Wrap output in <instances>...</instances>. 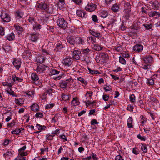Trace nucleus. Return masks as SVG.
<instances>
[{
    "label": "nucleus",
    "mask_w": 160,
    "mask_h": 160,
    "mask_svg": "<svg viewBox=\"0 0 160 160\" xmlns=\"http://www.w3.org/2000/svg\"><path fill=\"white\" fill-rule=\"evenodd\" d=\"M15 124V122L14 121H12L11 123H8L7 124V126L8 127H11L14 125Z\"/></svg>",
    "instance_id": "nucleus-57"
},
{
    "label": "nucleus",
    "mask_w": 160,
    "mask_h": 160,
    "mask_svg": "<svg viewBox=\"0 0 160 160\" xmlns=\"http://www.w3.org/2000/svg\"><path fill=\"white\" fill-rule=\"evenodd\" d=\"M92 48L95 50L97 51H100L102 48V47L98 44H94L93 45Z\"/></svg>",
    "instance_id": "nucleus-21"
},
{
    "label": "nucleus",
    "mask_w": 160,
    "mask_h": 160,
    "mask_svg": "<svg viewBox=\"0 0 160 160\" xmlns=\"http://www.w3.org/2000/svg\"><path fill=\"white\" fill-rule=\"evenodd\" d=\"M132 118L131 117H129L127 121V125L129 128H132L133 126L132 125Z\"/></svg>",
    "instance_id": "nucleus-23"
},
{
    "label": "nucleus",
    "mask_w": 160,
    "mask_h": 160,
    "mask_svg": "<svg viewBox=\"0 0 160 160\" xmlns=\"http://www.w3.org/2000/svg\"><path fill=\"white\" fill-rule=\"evenodd\" d=\"M27 155L28 153L27 152H18V156L25 157V156H27Z\"/></svg>",
    "instance_id": "nucleus-45"
},
{
    "label": "nucleus",
    "mask_w": 160,
    "mask_h": 160,
    "mask_svg": "<svg viewBox=\"0 0 160 160\" xmlns=\"http://www.w3.org/2000/svg\"><path fill=\"white\" fill-rule=\"evenodd\" d=\"M127 109L130 111H132L133 108L132 106L130 105H128L127 107Z\"/></svg>",
    "instance_id": "nucleus-62"
},
{
    "label": "nucleus",
    "mask_w": 160,
    "mask_h": 160,
    "mask_svg": "<svg viewBox=\"0 0 160 160\" xmlns=\"http://www.w3.org/2000/svg\"><path fill=\"white\" fill-rule=\"evenodd\" d=\"M95 102V101H93L92 102H90L89 101H88V102H87L86 101H85L84 102L85 103V104L87 106L90 105L91 104H93Z\"/></svg>",
    "instance_id": "nucleus-58"
},
{
    "label": "nucleus",
    "mask_w": 160,
    "mask_h": 160,
    "mask_svg": "<svg viewBox=\"0 0 160 160\" xmlns=\"http://www.w3.org/2000/svg\"><path fill=\"white\" fill-rule=\"evenodd\" d=\"M60 133L59 129H57L55 131H52V134H59Z\"/></svg>",
    "instance_id": "nucleus-59"
},
{
    "label": "nucleus",
    "mask_w": 160,
    "mask_h": 160,
    "mask_svg": "<svg viewBox=\"0 0 160 160\" xmlns=\"http://www.w3.org/2000/svg\"><path fill=\"white\" fill-rule=\"evenodd\" d=\"M143 60L145 63H150L152 62L153 61V58L150 55H148L143 57Z\"/></svg>",
    "instance_id": "nucleus-8"
},
{
    "label": "nucleus",
    "mask_w": 160,
    "mask_h": 160,
    "mask_svg": "<svg viewBox=\"0 0 160 160\" xmlns=\"http://www.w3.org/2000/svg\"><path fill=\"white\" fill-rule=\"evenodd\" d=\"M21 132V130L20 129H17L12 131V134H18Z\"/></svg>",
    "instance_id": "nucleus-42"
},
{
    "label": "nucleus",
    "mask_w": 160,
    "mask_h": 160,
    "mask_svg": "<svg viewBox=\"0 0 160 160\" xmlns=\"http://www.w3.org/2000/svg\"><path fill=\"white\" fill-rule=\"evenodd\" d=\"M115 160H124V159L121 156L118 155L116 157Z\"/></svg>",
    "instance_id": "nucleus-55"
},
{
    "label": "nucleus",
    "mask_w": 160,
    "mask_h": 160,
    "mask_svg": "<svg viewBox=\"0 0 160 160\" xmlns=\"http://www.w3.org/2000/svg\"><path fill=\"white\" fill-rule=\"evenodd\" d=\"M146 83L148 85H152L154 83V80L152 79H148L147 80Z\"/></svg>",
    "instance_id": "nucleus-34"
},
{
    "label": "nucleus",
    "mask_w": 160,
    "mask_h": 160,
    "mask_svg": "<svg viewBox=\"0 0 160 160\" xmlns=\"http://www.w3.org/2000/svg\"><path fill=\"white\" fill-rule=\"evenodd\" d=\"M67 42L71 45L74 46L75 44L79 45L84 44L83 40L80 37L75 36H68L67 37Z\"/></svg>",
    "instance_id": "nucleus-1"
},
{
    "label": "nucleus",
    "mask_w": 160,
    "mask_h": 160,
    "mask_svg": "<svg viewBox=\"0 0 160 160\" xmlns=\"http://www.w3.org/2000/svg\"><path fill=\"white\" fill-rule=\"evenodd\" d=\"M150 100L152 102H154L155 103H158V100L156 98L153 97H151L150 98Z\"/></svg>",
    "instance_id": "nucleus-49"
},
{
    "label": "nucleus",
    "mask_w": 160,
    "mask_h": 160,
    "mask_svg": "<svg viewBox=\"0 0 160 160\" xmlns=\"http://www.w3.org/2000/svg\"><path fill=\"white\" fill-rule=\"evenodd\" d=\"M54 105V104L53 103L48 104L46 106L45 108L46 109H49L52 108Z\"/></svg>",
    "instance_id": "nucleus-44"
},
{
    "label": "nucleus",
    "mask_w": 160,
    "mask_h": 160,
    "mask_svg": "<svg viewBox=\"0 0 160 160\" xmlns=\"http://www.w3.org/2000/svg\"><path fill=\"white\" fill-rule=\"evenodd\" d=\"M41 26L38 23H35L33 26V29L35 31L39 30L41 28Z\"/></svg>",
    "instance_id": "nucleus-30"
},
{
    "label": "nucleus",
    "mask_w": 160,
    "mask_h": 160,
    "mask_svg": "<svg viewBox=\"0 0 160 160\" xmlns=\"http://www.w3.org/2000/svg\"><path fill=\"white\" fill-rule=\"evenodd\" d=\"M141 68L144 70H148L150 68V66L149 65H142Z\"/></svg>",
    "instance_id": "nucleus-50"
},
{
    "label": "nucleus",
    "mask_w": 160,
    "mask_h": 160,
    "mask_svg": "<svg viewBox=\"0 0 160 160\" xmlns=\"http://www.w3.org/2000/svg\"><path fill=\"white\" fill-rule=\"evenodd\" d=\"M13 64L16 68L18 70L20 67L21 62V60L19 58H15L13 61Z\"/></svg>",
    "instance_id": "nucleus-6"
},
{
    "label": "nucleus",
    "mask_w": 160,
    "mask_h": 160,
    "mask_svg": "<svg viewBox=\"0 0 160 160\" xmlns=\"http://www.w3.org/2000/svg\"><path fill=\"white\" fill-rule=\"evenodd\" d=\"M37 128L39 130H44L46 128V127L45 126H42L40 124H37L36 125Z\"/></svg>",
    "instance_id": "nucleus-33"
},
{
    "label": "nucleus",
    "mask_w": 160,
    "mask_h": 160,
    "mask_svg": "<svg viewBox=\"0 0 160 160\" xmlns=\"http://www.w3.org/2000/svg\"><path fill=\"white\" fill-rule=\"evenodd\" d=\"M141 11L143 13L145 14H147L148 12H147V9L146 8L144 7H142L141 9Z\"/></svg>",
    "instance_id": "nucleus-53"
},
{
    "label": "nucleus",
    "mask_w": 160,
    "mask_h": 160,
    "mask_svg": "<svg viewBox=\"0 0 160 160\" xmlns=\"http://www.w3.org/2000/svg\"><path fill=\"white\" fill-rule=\"evenodd\" d=\"M38 7L39 8L42 9L46 11H47L48 9V6L46 3L41 2L39 4Z\"/></svg>",
    "instance_id": "nucleus-16"
},
{
    "label": "nucleus",
    "mask_w": 160,
    "mask_h": 160,
    "mask_svg": "<svg viewBox=\"0 0 160 160\" xmlns=\"http://www.w3.org/2000/svg\"><path fill=\"white\" fill-rule=\"evenodd\" d=\"M81 56V53L80 51L75 50L73 52V58L74 59L78 60Z\"/></svg>",
    "instance_id": "nucleus-9"
},
{
    "label": "nucleus",
    "mask_w": 160,
    "mask_h": 160,
    "mask_svg": "<svg viewBox=\"0 0 160 160\" xmlns=\"http://www.w3.org/2000/svg\"><path fill=\"white\" fill-rule=\"evenodd\" d=\"M48 148H41L40 149L41 151L40 154H42L44 153V152H48Z\"/></svg>",
    "instance_id": "nucleus-54"
},
{
    "label": "nucleus",
    "mask_w": 160,
    "mask_h": 160,
    "mask_svg": "<svg viewBox=\"0 0 160 160\" xmlns=\"http://www.w3.org/2000/svg\"><path fill=\"white\" fill-rule=\"evenodd\" d=\"M57 23L60 27L63 29H65L68 26L67 22L63 18H59L57 21Z\"/></svg>",
    "instance_id": "nucleus-4"
},
{
    "label": "nucleus",
    "mask_w": 160,
    "mask_h": 160,
    "mask_svg": "<svg viewBox=\"0 0 160 160\" xmlns=\"http://www.w3.org/2000/svg\"><path fill=\"white\" fill-rule=\"evenodd\" d=\"M45 59L43 56H38L36 58V62L38 63H42Z\"/></svg>",
    "instance_id": "nucleus-20"
},
{
    "label": "nucleus",
    "mask_w": 160,
    "mask_h": 160,
    "mask_svg": "<svg viewBox=\"0 0 160 160\" xmlns=\"http://www.w3.org/2000/svg\"><path fill=\"white\" fill-rule=\"evenodd\" d=\"M72 62V59L70 58H67L63 59V63L67 67L71 66Z\"/></svg>",
    "instance_id": "nucleus-10"
},
{
    "label": "nucleus",
    "mask_w": 160,
    "mask_h": 160,
    "mask_svg": "<svg viewBox=\"0 0 160 160\" xmlns=\"http://www.w3.org/2000/svg\"><path fill=\"white\" fill-rule=\"evenodd\" d=\"M119 6L117 4H114L112 7V10L114 12H117L118 10Z\"/></svg>",
    "instance_id": "nucleus-25"
},
{
    "label": "nucleus",
    "mask_w": 160,
    "mask_h": 160,
    "mask_svg": "<svg viewBox=\"0 0 160 160\" xmlns=\"http://www.w3.org/2000/svg\"><path fill=\"white\" fill-rule=\"evenodd\" d=\"M89 32L92 35L95 36L97 38H99L101 37V34L100 33L97 32L92 30H89Z\"/></svg>",
    "instance_id": "nucleus-17"
},
{
    "label": "nucleus",
    "mask_w": 160,
    "mask_h": 160,
    "mask_svg": "<svg viewBox=\"0 0 160 160\" xmlns=\"http://www.w3.org/2000/svg\"><path fill=\"white\" fill-rule=\"evenodd\" d=\"M26 146H24L18 150V152H24V151L26 149Z\"/></svg>",
    "instance_id": "nucleus-64"
},
{
    "label": "nucleus",
    "mask_w": 160,
    "mask_h": 160,
    "mask_svg": "<svg viewBox=\"0 0 160 160\" xmlns=\"http://www.w3.org/2000/svg\"><path fill=\"white\" fill-rule=\"evenodd\" d=\"M12 78L14 81H17L19 82H22L23 80L22 79L17 77L16 76L14 75H13L12 76Z\"/></svg>",
    "instance_id": "nucleus-31"
},
{
    "label": "nucleus",
    "mask_w": 160,
    "mask_h": 160,
    "mask_svg": "<svg viewBox=\"0 0 160 160\" xmlns=\"http://www.w3.org/2000/svg\"><path fill=\"white\" fill-rule=\"evenodd\" d=\"M0 17L3 22H8L10 21L11 18L9 15L4 12H2Z\"/></svg>",
    "instance_id": "nucleus-5"
},
{
    "label": "nucleus",
    "mask_w": 160,
    "mask_h": 160,
    "mask_svg": "<svg viewBox=\"0 0 160 160\" xmlns=\"http://www.w3.org/2000/svg\"><path fill=\"white\" fill-rule=\"evenodd\" d=\"M137 138L142 141H145L146 140L144 136H141L140 134L137 136Z\"/></svg>",
    "instance_id": "nucleus-47"
},
{
    "label": "nucleus",
    "mask_w": 160,
    "mask_h": 160,
    "mask_svg": "<svg viewBox=\"0 0 160 160\" xmlns=\"http://www.w3.org/2000/svg\"><path fill=\"white\" fill-rule=\"evenodd\" d=\"M77 79L80 81L82 84L86 85L87 84V82L84 79L81 77H79L77 78Z\"/></svg>",
    "instance_id": "nucleus-32"
},
{
    "label": "nucleus",
    "mask_w": 160,
    "mask_h": 160,
    "mask_svg": "<svg viewBox=\"0 0 160 160\" xmlns=\"http://www.w3.org/2000/svg\"><path fill=\"white\" fill-rule=\"evenodd\" d=\"M79 102H78V99L77 98H74L73 100L71 102V105L73 106L78 105Z\"/></svg>",
    "instance_id": "nucleus-27"
},
{
    "label": "nucleus",
    "mask_w": 160,
    "mask_h": 160,
    "mask_svg": "<svg viewBox=\"0 0 160 160\" xmlns=\"http://www.w3.org/2000/svg\"><path fill=\"white\" fill-rule=\"evenodd\" d=\"M88 70L89 71V72L92 74H97L98 73H100L97 70H92L90 68H88Z\"/></svg>",
    "instance_id": "nucleus-41"
},
{
    "label": "nucleus",
    "mask_w": 160,
    "mask_h": 160,
    "mask_svg": "<svg viewBox=\"0 0 160 160\" xmlns=\"http://www.w3.org/2000/svg\"><path fill=\"white\" fill-rule=\"evenodd\" d=\"M108 13L107 12V11H104L102 12L101 16H102V17L105 18L106 17H107L108 15Z\"/></svg>",
    "instance_id": "nucleus-43"
},
{
    "label": "nucleus",
    "mask_w": 160,
    "mask_h": 160,
    "mask_svg": "<svg viewBox=\"0 0 160 160\" xmlns=\"http://www.w3.org/2000/svg\"><path fill=\"white\" fill-rule=\"evenodd\" d=\"M54 135H48L46 136L47 137V139L49 140H52L53 139V137H54Z\"/></svg>",
    "instance_id": "nucleus-61"
},
{
    "label": "nucleus",
    "mask_w": 160,
    "mask_h": 160,
    "mask_svg": "<svg viewBox=\"0 0 160 160\" xmlns=\"http://www.w3.org/2000/svg\"><path fill=\"white\" fill-rule=\"evenodd\" d=\"M130 100L131 102H133L135 101V95L132 94L130 95Z\"/></svg>",
    "instance_id": "nucleus-36"
},
{
    "label": "nucleus",
    "mask_w": 160,
    "mask_h": 160,
    "mask_svg": "<svg viewBox=\"0 0 160 160\" xmlns=\"http://www.w3.org/2000/svg\"><path fill=\"white\" fill-rule=\"evenodd\" d=\"M142 146L141 147V150L143 151L144 153H146L148 152V148L145 144H141Z\"/></svg>",
    "instance_id": "nucleus-29"
},
{
    "label": "nucleus",
    "mask_w": 160,
    "mask_h": 160,
    "mask_svg": "<svg viewBox=\"0 0 160 160\" xmlns=\"http://www.w3.org/2000/svg\"><path fill=\"white\" fill-rule=\"evenodd\" d=\"M111 76L112 78L115 80H118L119 79V78L115 75L111 74Z\"/></svg>",
    "instance_id": "nucleus-63"
},
{
    "label": "nucleus",
    "mask_w": 160,
    "mask_h": 160,
    "mask_svg": "<svg viewBox=\"0 0 160 160\" xmlns=\"http://www.w3.org/2000/svg\"><path fill=\"white\" fill-rule=\"evenodd\" d=\"M96 8V5L95 4L91 3L88 4L85 7V10L90 12L93 11L95 10Z\"/></svg>",
    "instance_id": "nucleus-7"
},
{
    "label": "nucleus",
    "mask_w": 160,
    "mask_h": 160,
    "mask_svg": "<svg viewBox=\"0 0 160 160\" xmlns=\"http://www.w3.org/2000/svg\"><path fill=\"white\" fill-rule=\"evenodd\" d=\"M63 48V46L61 44H59V45L57 46L56 48V49H57L58 51H60V49H61Z\"/></svg>",
    "instance_id": "nucleus-56"
},
{
    "label": "nucleus",
    "mask_w": 160,
    "mask_h": 160,
    "mask_svg": "<svg viewBox=\"0 0 160 160\" xmlns=\"http://www.w3.org/2000/svg\"><path fill=\"white\" fill-rule=\"evenodd\" d=\"M73 81V79L71 78L66 79L65 80H62L59 83L60 86L62 88H66L68 85L72 83Z\"/></svg>",
    "instance_id": "nucleus-2"
},
{
    "label": "nucleus",
    "mask_w": 160,
    "mask_h": 160,
    "mask_svg": "<svg viewBox=\"0 0 160 160\" xmlns=\"http://www.w3.org/2000/svg\"><path fill=\"white\" fill-rule=\"evenodd\" d=\"M31 110L34 111H37L38 110L39 106L37 104H33L31 106Z\"/></svg>",
    "instance_id": "nucleus-26"
},
{
    "label": "nucleus",
    "mask_w": 160,
    "mask_h": 160,
    "mask_svg": "<svg viewBox=\"0 0 160 160\" xmlns=\"http://www.w3.org/2000/svg\"><path fill=\"white\" fill-rule=\"evenodd\" d=\"M119 61L122 64H126V61L123 57H119Z\"/></svg>",
    "instance_id": "nucleus-38"
},
{
    "label": "nucleus",
    "mask_w": 160,
    "mask_h": 160,
    "mask_svg": "<svg viewBox=\"0 0 160 160\" xmlns=\"http://www.w3.org/2000/svg\"><path fill=\"white\" fill-rule=\"evenodd\" d=\"M109 98V96L107 95H104L103 96V99L105 101H107L108 100Z\"/></svg>",
    "instance_id": "nucleus-60"
},
{
    "label": "nucleus",
    "mask_w": 160,
    "mask_h": 160,
    "mask_svg": "<svg viewBox=\"0 0 160 160\" xmlns=\"http://www.w3.org/2000/svg\"><path fill=\"white\" fill-rule=\"evenodd\" d=\"M30 38L32 42H35L38 38V35L37 33L32 34Z\"/></svg>",
    "instance_id": "nucleus-15"
},
{
    "label": "nucleus",
    "mask_w": 160,
    "mask_h": 160,
    "mask_svg": "<svg viewBox=\"0 0 160 160\" xmlns=\"http://www.w3.org/2000/svg\"><path fill=\"white\" fill-rule=\"evenodd\" d=\"M45 66L41 65L38 66L36 68V71L38 73H41L45 70Z\"/></svg>",
    "instance_id": "nucleus-12"
},
{
    "label": "nucleus",
    "mask_w": 160,
    "mask_h": 160,
    "mask_svg": "<svg viewBox=\"0 0 160 160\" xmlns=\"http://www.w3.org/2000/svg\"><path fill=\"white\" fill-rule=\"evenodd\" d=\"M140 151L138 148L136 147L132 149V152L135 155H138Z\"/></svg>",
    "instance_id": "nucleus-35"
},
{
    "label": "nucleus",
    "mask_w": 160,
    "mask_h": 160,
    "mask_svg": "<svg viewBox=\"0 0 160 160\" xmlns=\"http://www.w3.org/2000/svg\"><path fill=\"white\" fill-rule=\"evenodd\" d=\"M15 38V35L14 33H11L7 36L6 38L9 41H12L14 40Z\"/></svg>",
    "instance_id": "nucleus-24"
},
{
    "label": "nucleus",
    "mask_w": 160,
    "mask_h": 160,
    "mask_svg": "<svg viewBox=\"0 0 160 160\" xmlns=\"http://www.w3.org/2000/svg\"><path fill=\"white\" fill-rule=\"evenodd\" d=\"M124 6L125 9L124 12L125 13V17L126 19H128L131 12V5L128 2H126L125 3Z\"/></svg>",
    "instance_id": "nucleus-3"
},
{
    "label": "nucleus",
    "mask_w": 160,
    "mask_h": 160,
    "mask_svg": "<svg viewBox=\"0 0 160 160\" xmlns=\"http://www.w3.org/2000/svg\"><path fill=\"white\" fill-rule=\"evenodd\" d=\"M14 27L17 31L22 32L23 31V28L20 26L14 25Z\"/></svg>",
    "instance_id": "nucleus-39"
},
{
    "label": "nucleus",
    "mask_w": 160,
    "mask_h": 160,
    "mask_svg": "<svg viewBox=\"0 0 160 160\" xmlns=\"http://www.w3.org/2000/svg\"><path fill=\"white\" fill-rule=\"evenodd\" d=\"M61 96L62 99L66 102L70 100L69 95H68L62 93Z\"/></svg>",
    "instance_id": "nucleus-22"
},
{
    "label": "nucleus",
    "mask_w": 160,
    "mask_h": 160,
    "mask_svg": "<svg viewBox=\"0 0 160 160\" xmlns=\"http://www.w3.org/2000/svg\"><path fill=\"white\" fill-rule=\"evenodd\" d=\"M149 3L152 4V6L154 8H156L159 7V3L157 1H151Z\"/></svg>",
    "instance_id": "nucleus-18"
},
{
    "label": "nucleus",
    "mask_w": 160,
    "mask_h": 160,
    "mask_svg": "<svg viewBox=\"0 0 160 160\" xmlns=\"http://www.w3.org/2000/svg\"><path fill=\"white\" fill-rule=\"evenodd\" d=\"M31 78L32 80L34 81H37L39 79V77L38 75L35 73H33L32 74Z\"/></svg>",
    "instance_id": "nucleus-19"
},
{
    "label": "nucleus",
    "mask_w": 160,
    "mask_h": 160,
    "mask_svg": "<svg viewBox=\"0 0 160 160\" xmlns=\"http://www.w3.org/2000/svg\"><path fill=\"white\" fill-rule=\"evenodd\" d=\"M35 116L37 118L39 117L42 118L43 116V114L41 112H37L35 115Z\"/></svg>",
    "instance_id": "nucleus-52"
},
{
    "label": "nucleus",
    "mask_w": 160,
    "mask_h": 160,
    "mask_svg": "<svg viewBox=\"0 0 160 160\" xmlns=\"http://www.w3.org/2000/svg\"><path fill=\"white\" fill-rule=\"evenodd\" d=\"M143 49V46L140 44H136L133 47L134 51L140 52L142 51Z\"/></svg>",
    "instance_id": "nucleus-14"
},
{
    "label": "nucleus",
    "mask_w": 160,
    "mask_h": 160,
    "mask_svg": "<svg viewBox=\"0 0 160 160\" xmlns=\"http://www.w3.org/2000/svg\"><path fill=\"white\" fill-rule=\"evenodd\" d=\"M14 160H26V157L18 156Z\"/></svg>",
    "instance_id": "nucleus-40"
},
{
    "label": "nucleus",
    "mask_w": 160,
    "mask_h": 160,
    "mask_svg": "<svg viewBox=\"0 0 160 160\" xmlns=\"http://www.w3.org/2000/svg\"><path fill=\"white\" fill-rule=\"evenodd\" d=\"M143 26L146 29L149 30L152 28V25L151 24H143Z\"/></svg>",
    "instance_id": "nucleus-37"
},
{
    "label": "nucleus",
    "mask_w": 160,
    "mask_h": 160,
    "mask_svg": "<svg viewBox=\"0 0 160 160\" xmlns=\"http://www.w3.org/2000/svg\"><path fill=\"white\" fill-rule=\"evenodd\" d=\"M148 14L149 17H154L155 18L160 16V13L155 11L149 12Z\"/></svg>",
    "instance_id": "nucleus-13"
},
{
    "label": "nucleus",
    "mask_w": 160,
    "mask_h": 160,
    "mask_svg": "<svg viewBox=\"0 0 160 160\" xmlns=\"http://www.w3.org/2000/svg\"><path fill=\"white\" fill-rule=\"evenodd\" d=\"M8 93L10 95H12L13 96H15L14 92L12 91L11 89H9L7 91Z\"/></svg>",
    "instance_id": "nucleus-46"
},
{
    "label": "nucleus",
    "mask_w": 160,
    "mask_h": 160,
    "mask_svg": "<svg viewBox=\"0 0 160 160\" xmlns=\"http://www.w3.org/2000/svg\"><path fill=\"white\" fill-rule=\"evenodd\" d=\"M76 14L77 16L81 18H86L87 16L86 12L82 10H77Z\"/></svg>",
    "instance_id": "nucleus-11"
},
{
    "label": "nucleus",
    "mask_w": 160,
    "mask_h": 160,
    "mask_svg": "<svg viewBox=\"0 0 160 160\" xmlns=\"http://www.w3.org/2000/svg\"><path fill=\"white\" fill-rule=\"evenodd\" d=\"M60 72L55 69H53L51 70L50 72L49 75H53L56 74H58Z\"/></svg>",
    "instance_id": "nucleus-28"
},
{
    "label": "nucleus",
    "mask_w": 160,
    "mask_h": 160,
    "mask_svg": "<svg viewBox=\"0 0 160 160\" xmlns=\"http://www.w3.org/2000/svg\"><path fill=\"white\" fill-rule=\"evenodd\" d=\"M92 20L94 22H98V18L96 15H92Z\"/></svg>",
    "instance_id": "nucleus-51"
},
{
    "label": "nucleus",
    "mask_w": 160,
    "mask_h": 160,
    "mask_svg": "<svg viewBox=\"0 0 160 160\" xmlns=\"http://www.w3.org/2000/svg\"><path fill=\"white\" fill-rule=\"evenodd\" d=\"M4 29L2 26H0V35L1 36H3L4 35Z\"/></svg>",
    "instance_id": "nucleus-48"
}]
</instances>
